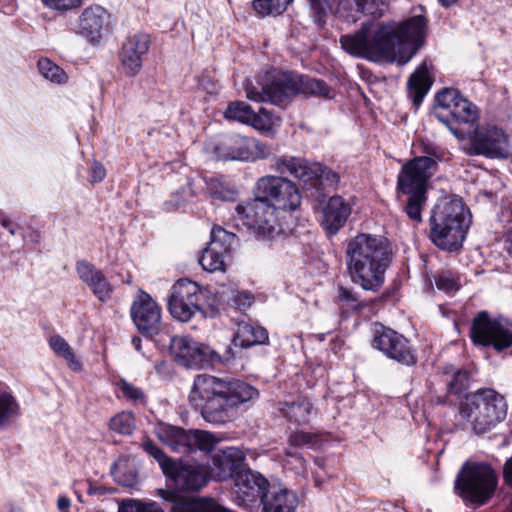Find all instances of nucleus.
Listing matches in <instances>:
<instances>
[{
	"instance_id": "1",
	"label": "nucleus",
	"mask_w": 512,
	"mask_h": 512,
	"mask_svg": "<svg viewBox=\"0 0 512 512\" xmlns=\"http://www.w3.org/2000/svg\"><path fill=\"white\" fill-rule=\"evenodd\" d=\"M426 22L414 16L402 23L387 22L362 24L354 34L340 37V44L348 54L373 62L408 63L423 44Z\"/></svg>"
},
{
	"instance_id": "2",
	"label": "nucleus",
	"mask_w": 512,
	"mask_h": 512,
	"mask_svg": "<svg viewBox=\"0 0 512 512\" xmlns=\"http://www.w3.org/2000/svg\"><path fill=\"white\" fill-rule=\"evenodd\" d=\"M257 397L258 391L243 381L199 374L194 378L188 401L205 421L224 424L231 420L234 408Z\"/></svg>"
},
{
	"instance_id": "3",
	"label": "nucleus",
	"mask_w": 512,
	"mask_h": 512,
	"mask_svg": "<svg viewBox=\"0 0 512 512\" xmlns=\"http://www.w3.org/2000/svg\"><path fill=\"white\" fill-rule=\"evenodd\" d=\"M392 252L386 239L367 233L351 238L345 249V262L352 282L367 291H378L384 284Z\"/></svg>"
},
{
	"instance_id": "4",
	"label": "nucleus",
	"mask_w": 512,
	"mask_h": 512,
	"mask_svg": "<svg viewBox=\"0 0 512 512\" xmlns=\"http://www.w3.org/2000/svg\"><path fill=\"white\" fill-rule=\"evenodd\" d=\"M246 97L255 102H271L275 105L283 104L291 97L304 94L325 99H331L335 93L323 80L292 76L283 72H270L263 82L253 84L247 81L244 85Z\"/></svg>"
},
{
	"instance_id": "5",
	"label": "nucleus",
	"mask_w": 512,
	"mask_h": 512,
	"mask_svg": "<svg viewBox=\"0 0 512 512\" xmlns=\"http://www.w3.org/2000/svg\"><path fill=\"white\" fill-rule=\"evenodd\" d=\"M430 239L439 248L458 250L471 224V214L460 198H444L432 209Z\"/></svg>"
},
{
	"instance_id": "6",
	"label": "nucleus",
	"mask_w": 512,
	"mask_h": 512,
	"mask_svg": "<svg viewBox=\"0 0 512 512\" xmlns=\"http://www.w3.org/2000/svg\"><path fill=\"white\" fill-rule=\"evenodd\" d=\"M505 398L493 389H480L465 397L459 418L475 434H485L504 421L507 415Z\"/></svg>"
},
{
	"instance_id": "7",
	"label": "nucleus",
	"mask_w": 512,
	"mask_h": 512,
	"mask_svg": "<svg viewBox=\"0 0 512 512\" xmlns=\"http://www.w3.org/2000/svg\"><path fill=\"white\" fill-rule=\"evenodd\" d=\"M498 485V474L487 462L467 461L455 480V492L475 505L487 503Z\"/></svg>"
},
{
	"instance_id": "8",
	"label": "nucleus",
	"mask_w": 512,
	"mask_h": 512,
	"mask_svg": "<svg viewBox=\"0 0 512 512\" xmlns=\"http://www.w3.org/2000/svg\"><path fill=\"white\" fill-rule=\"evenodd\" d=\"M236 221L263 239H273L284 232L279 223L275 208L258 195L256 198L239 203L236 208Z\"/></svg>"
},
{
	"instance_id": "9",
	"label": "nucleus",
	"mask_w": 512,
	"mask_h": 512,
	"mask_svg": "<svg viewBox=\"0 0 512 512\" xmlns=\"http://www.w3.org/2000/svg\"><path fill=\"white\" fill-rule=\"evenodd\" d=\"M475 345L493 347L502 351L512 346V324L499 317H492L487 311H480L473 318L469 332Z\"/></svg>"
},
{
	"instance_id": "10",
	"label": "nucleus",
	"mask_w": 512,
	"mask_h": 512,
	"mask_svg": "<svg viewBox=\"0 0 512 512\" xmlns=\"http://www.w3.org/2000/svg\"><path fill=\"white\" fill-rule=\"evenodd\" d=\"M144 450L160 465L164 474L172 479L180 490H198L206 483V475L198 464H176L151 441L143 443Z\"/></svg>"
},
{
	"instance_id": "11",
	"label": "nucleus",
	"mask_w": 512,
	"mask_h": 512,
	"mask_svg": "<svg viewBox=\"0 0 512 512\" xmlns=\"http://www.w3.org/2000/svg\"><path fill=\"white\" fill-rule=\"evenodd\" d=\"M214 152L218 160L245 162L266 159L272 154L267 144L256 138L238 134L224 137L214 147Z\"/></svg>"
},
{
	"instance_id": "12",
	"label": "nucleus",
	"mask_w": 512,
	"mask_h": 512,
	"mask_svg": "<svg viewBox=\"0 0 512 512\" xmlns=\"http://www.w3.org/2000/svg\"><path fill=\"white\" fill-rule=\"evenodd\" d=\"M154 431L164 445L179 453L209 451L215 443L212 434L201 430L187 432L176 426L158 423Z\"/></svg>"
},
{
	"instance_id": "13",
	"label": "nucleus",
	"mask_w": 512,
	"mask_h": 512,
	"mask_svg": "<svg viewBox=\"0 0 512 512\" xmlns=\"http://www.w3.org/2000/svg\"><path fill=\"white\" fill-rule=\"evenodd\" d=\"M257 195L271 201L275 211L296 210L301 204V194L294 182L290 179L268 175L258 179L256 183Z\"/></svg>"
},
{
	"instance_id": "14",
	"label": "nucleus",
	"mask_w": 512,
	"mask_h": 512,
	"mask_svg": "<svg viewBox=\"0 0 512 512\" xmlns=\"http://www.w3.org/2000/svg\"><path fill=\"white\" fill-rule=\"evenodd\" d=\"M201 288L188 279L178 280L171 288L168 308L171 316L178 321L188 322L200 312Z\"/></svg>"
},
{
	"instance_id": "15",
	"label": "nucleus",
	"mask_w": 512,
	"mask_h": 512,
	"mask_svg": "<svg viewBox=\"0 0 512 512\" xmlns=\"http://www.w3.org/2000/svg\"><path fill=\"white\" fill-rule=\"evenodd\" d=\"M435 102L437 116L446 124H448L446 119L448 116L457 123L463 124H473L478 119L476 106L455 89H443L436 95Z\"/></svg>"
},
{
	"instance_id": "16",
	"label": "nucleus",
	"mask_w": 512,
	"mask_h": 512,
	"mask_svg": "<svg viewBox=\"0 0 512 512\" xmlns=\"http://www.w3.org/2000/svg\"><path fill=\"white\" fill-rule=\"evenodd\" d=\"M171 349L176 361L187 368L203 369L220 359L218 353L209 346L187 336L173 337Z\"/></svg>"
},
{
	"instance_id": "17",
	"label": "nucleus",
	"mask_w": 512,
	"mask_h": 512,
	"mask_svg": "<svg viewBox=\"0 0 512 512\" xmlns=\"http://www.w3.org/2000/svg\"><path fill=\"white\" fill-rule=\"evenodd\" d=\"M471 149L477 155L489 158H507L509 156L508 135L495 125L479 126L471 137Z\"/></svg>"
},
{
	"instance_id": "18",
	"label": "nucleus",
	"mask_w": 512,
	"mask_h": 512,
	"mask_svg": "<svg viewBox=\"0 0 512 512\" xmlns=\"http://www.w3.org/2000/svg\"><path fill=\"white\" fill-rule=\"evenodd\" d=\"M434 174L431 162L411 159L402 166L398 174V189L403 194L427 193L429 180Z\"/></svg>"
},
{
	"instance_id": "19",
	"label": "nucleus",
	"mask_w": 512,
	"mask_h": 512,
	"mask_svg": "<svg viewBox=\"0 0 512 512\" xmlns=\"http://www.w3.org/2000/svg\"><path fill=\"white\" fill-rule=\"evenodd\" d=\"M236 242L234 233L221 227H214L211 231V242L204 249L199 263L205 271H224V253L229 252Z\"/></svg>"
},
{
	"instance_id": "20",
	"label": "nucleus",
	"mask_w": 512,
	"mask_h": 512,
	"mask_svg": "<svg viewBox=\"0 0 512 512\" xmlns=\"http://www.w3.org/2000/svg\"><path fill=\"white\" fill-rule=\"evenodd\" d=\"M131 317L137 329L155 335L161 326V308L146 292L140 290L131 306Z\"/></svg>"
},
{
	"instance_id": "21",
	"label": "nucleus",
	"mask_w": 512,
	"mask_h": 512,
	"mask_svg": "<svg viewBox=\"0 0 512 512\" xmlns=\"http://www.w3.org/2000/svg\"><path fill=\"white\" fill-rule=\"evenodd\" d=\"M110 13L93 5L83 10L78 19L77 34L92 44H99L111 29Z\"/></svg>"
},
{
	"instance_id": "22",
	"label": "nucleus",
	"mask_w": 512,
	"mask_h": 512,
	"mask_svg": "<svg viewBox=\"0 0 512 512\" xmlns=\"http://www.w3.org/2000/svg\"><path fill=\"white\" fill-rule=\"evenodd\" d=\"M150 46L151 37L145 32H136L125 39L120 53V62L126 76L134 77L139 74Z\"/></svg>"
},
{
	"instance_id": "23",
	"label": "nucleus",
	"mask_w": 512,
	"mask_h": 512,
	"mask_svg": "<svg viewBox=\"0 0 512 512\" xmlns=\"http://www.w3.org/2000/svg\"><path fill=\"white\" fill-rule=\"evenodd\" d=\"M268 485L267 480L251 470H244L235 476L232 489L233 499L238 506L250 508L260 498Z\"/></svg>"
},
{
	"instance_id": "24",
	"label": "nucleus",
	"mask_w": 512,
	"mask_h": 512,
	"mask_svg": "<svg viewBox=\"0 0 512 512\" xmlns=\"http://www.w3.org/2000/svg\"><path fill=\"white\" fill-rule=\"evenodd\" d=\"M373 346L401 364L410 366L416 363L408 340L390 328L382 327L376 331Z\"/></svg>"
},
{
	"instance_id": "25",
	"label": "nucleus",
	"mask_w": 512,
	"mask_h": 512,
	"mask_svg": "<svg viewBox=\"0 0 512 512\" xmlns=\"http://www.w3.org/2000/svg\"><path fill=\"white\" fill-rule=\"evenodd\" d=\"M276 170L288 171L297 178L306 189H317L322 165L317 162H308L303 158L283 156L275 163Z\"/></svg>"
},
{
	"instance_id": "26",
	"label": "nucleus",
	"mask_w": 512,
	"mask_h": 512,
	"mask_svg": "<svg viewBox=\"0 0 512 512\" xmlns=\"http://www.w3.org/2000/svg\"><path fill=\"white\" fill-rule=\"evenodd\" d=\"M244 460L245 454L240 448L227 447L217 451L212 457L211 477L222 481L236 476L242 471Z\"/></svg>"
},
{
	"instance_id": "27",
	"label": "nucleus",
	"mask_w": 512,
	"mask_h": 512,
	"mask_svg": "<svg viewBox=\"0 0 512 512\" xmlns=\"http://www.w3.org/2000/svg\"><path fill=\"white\" fill-rule=\"evenodd\" d=\"M390 0H339L338 13L348 22H356L360 15L382 17L389 9Z\"/></svg>"
},
{
	"instance_id": "28",
	"label": "nucleus",
	"mask_w": 512,
	"mask_h": 512,
	"mask_svg": "<svg viewBox=\"0 0 512 512\" xmlns=\"http://www.w3.org/2000/svg\"><path fill=\"white\" fill-rule=\"evenodd\" d=\"M353 203L340 195L329 198L322 210V226L330 235H335L347 222Z\"/></svg>"
},
{
	"instance_id": "29",
	"label": "nucleus",
	"mask_w": 512,
	"mask_h": 512,
	"mask_svg": "<svg viewBox=\"0 0 512 512\" xmlns=\"http://www.w3.org/2000/svg\"><path fill=\"white\" fill-rule=\"evenodd\" d=\"M76 272L99 301L105 302L110 299L112 287L101 270L86 261H79L76 264Z\"/></svg>"
},
{
	"instance_id": "30",
	"label": "nucleus",
	"mask_w": 512,
	"mask_h": 512,
	"mask_svg": "<svg viewBox=\"0 0 512 512\" xmlns=\"http://www.w3.org/2000/svg\"><path fill=\"white\" fill-rule=\"evenodd\" d=\"M433 83L428 67L423 62L409 77L407 88L408 95L415 106H418L428 93Z\"/></svg>"
},
{
	"instance_id": "31",
	"label": "nucleus",
	"mask_w": 512,
	"mask_h": 512,
	"mask_svg": "<svg viewBox=\"0 0 512 512\" xmlns=\"http://www.w3.org/2000/svg\"><path fill=\"white\" fill-rule=\"evenodd\" d=\"M268 340V332L265 328L249 322H239L233 344L241 348H249L254 345L265 344Z\"/></svg>"
},
{
	"instance_id": "32",
	"label": "nucleus",
	"mask_w": 512,
	"mask_h": 512,
	"mask_svg": "<svg viewBox=\"0 0 512 512\" xmlns=\"http://www.w3.org/2000/svg\"><path fill=\"white\" fill-rule=\"evenodd\" d=\"M298 503L295 493L279 489L264 496L263 512H295Z\"/></svg>"
},
{
	"instance_id": "33",
	"label": "nucleus",
	"mask_w": 512,
	"mask_h": 512,
	"mask_svg": "<svg viewBox=\"0 0 512 512\" xmlns=\"http://www.w3.org/2000/svg\"><path fill=\"white\" fill-rule=\"evenodd\" d=\"M312 404L308 399L298 398L293 401H280L279 412L290 422L306 424L312 414Z\"/></svg>"
},
{
	"instance_id": "34",
	"label": "nucleus",
	"mask_w": 512,
	"mask_h": 512,
	"mask_svg": "<svg viewBox=\"0 0 512 512\" xmlns=\"http://www.w3.org/2000/svg\"><path fill=\"white\" fill-rule=\"evenodd\" d=\"M215 294L220 302L235 305L240 309L250 307L253 302V296L250 293L239 291L231 285H222Z\"/></svg>"
},
{
	"instance_id": "35",
	"label": "nucleus",
	"mask_w": 512,
	"mask_h": 512,
	"mask_svg": "<svg viewBox=\"0 0 512 512\" xmlns=\"http://www.w3.org/2000/svg\"><path fill=\"white\" fill-rule=\"evenodd\" d=\"M49 346L57 356L62 357L67 362L72 370L79 371L81 369V362L76 358L71 346L63 337L60 335L50 337Z\"/></svg>"
},
{
	"instance_id": "36",
	"label": "nucleus",
	"mask_w": 512,
	"mask_h": 512,
	"mask_svg": "<svg viewBox=\"0 0 512 512\" xmlns=\"http://www.w3.org/2000/svg\"><path fill=\"white\" fill-rule=\"evenodd\" d=\"M19 404L11 392L0 388V425L19 415Z\"/></svg>"
},
{
	"instance_id": "37",
	"label": "nucleus",
	"mask_w": 512,
	"mask_h": 512,
	"mask_svg": "<svg viewBox=\"0 0 512 512\" xmlns=\"http://www.w3.org/2000/svg\"><path fill=\"white\" fill-rule=\"evenodd\" d=\"M421 156L414 157L413 159H423L433 164V173L437 171L438 164L448 159L447 151L433 143H421Z\"/></svg>"
},
{
	"instance_id": "38",
	"label": "nucleus",
	"mask_w": 512,
	"mask_h": 512,
	"mask_svg": "<svg viewBox=\"0 0 512 512\" xmlns=\"http://www.w3.org/2000/svg\"><path fill=\"white\" fill-rule=\"evenodd\" d=\"M109 427L118 434L131 435L136 427L135 417L131 412H120L111 418Z\"/></svg>"
},
{
	"instance_id": "39",
	"label": "nucleus",
	"mask_w": 512,
	"mask_h": 512,
	"mask_svg": "<svg viewBox=\"0 0 512 512\" xmlns=\"http://www.w3.org/2000/svg\"><path fill=\"white\" fill-rule=\"evenodd\" d=\"M253 110L247 103L243 101L231 102L224 112V117L228 120L238 121L249 124L251 121Z\"/></svg>"
},
{
	"instance_id": "40",
	"label": "nucleus",
	"mask_w": 512,
	"mask_h": 512,
	"mask_svg": "<svg viewBox=\"0 0 512 512\" xmlns=\"http://www.w3.org/2000/svg\"><path fill=\"white\" fill-rule=\"evenodd\" d=\"M38 69L41 75L53 83L62 84L67 81V75L63 69L51 62L49 59H40Z\"/></svg>"
},
{
	"instance_id": "41",
	"label": "nucleus",
	"mask_w": 512,
	"mask_h": 512,
	"mask_svg": "<svg viewBox=\"0 0 512 512\" xmlns=\"http://www.w3.org/2000/svg\"><path fill=\"white\" fill-rule=\"evenodd\" d=\"M293 0H254L253 7L261 15H279Z\"/></svg>"
},
{
	"instance_id": "42",
	"label": "nucleus",
	"mask_w": 512,
	"mask_h": 512,
	"mask_svg": "<svg viewBox=\"0 0 512 512\" xmlns=\"http://www.w3.org/2000/svg\"><path fill=\"white\" fill-rule=\"evenodd\" d=\"M208 193L211 198L220 201H235L237 193L232 187L225 185L218 179H212L208 183Z\"/></svg>"
},
{
	"instance_id": "43",
	"label": "nucleus",
	"mask_w": 512,
	"mask_h": 512,
	"mask_svg": "<svg viewBox=\"0 0 512 512\" xmlns=\"http://www.w3.org/2000/svg\"><path fill=\"white\" fill-rule=\"evenodd\" d=\"M405 211L407 216L414 222L420 223L422 221L421 211L426 203V193L409 194Z\"/></svg>"
},
{
	"instance_id": "44",
	"label": "nucleus",
	"mask_w": 512,
	"mask_h": 512,
	"mask_svg": "<svg viewBox=\"0 0 512 512\" xmlns=\"http://www.w3.org/2000/svg\"><path fill=\"white\" fill-rule=\"evenodd\" d=\"M277 118L265 108H260L258 112L252 113L251 121L248 125H251L260 131H269L275 125Z\"/></svg>"
},
{
	"instance_id": "45",
	"label": "nucleus",
	"mask_w": 512,
	"mask_h": 512,
	"mask_svg": "<svg viewBox=\"0 0 512 512\" xmlns=\"http://www.w3.org/2000/svg\"><path fill=\"white\" fill-rule=\"evenodd\" d=\"M312 440V435L305 433L303 431H297L291 434L289 437V444L291 447L286 449V455L289 457H295L297 460L302 461V458L293 449L296 447L309 445L310 443H312Z\"/></svg>"
},
{
	"instance_id": "46",
	"label": "nucleus",
	"mask_w": 512,
	"mask_h": 512,
	"mask_svg": "<svg viewBox=\"0 0 512 512\" xmlns=\"http://www.w3.org/2000/svg\"><path fill=\"white\" fill-rule=\"evenodd\" d=\"M436 287L446 293L455 292L459 289V279L450 271L441 272L435 279Z\"/></svg>"
},
{
	"instance_id": "47",
	"label": "nucleus",
	"mask_w": 512,
	"mask_h": 512,
	"mask_svg": "<svg viewBox=\"0 0 512 512\" xmlns=\"http://www.w3.org/2000/svg\"><path fill=\"white\" fill-rule=\"evenodd\" d=\"M117 387L119 391H121L123 397L132 402H145V394L144 392L136 387L135 385L127 382L126 380H120L117 383Z\"/></svg>"
},
{
	"instance_id": "48",
	"label": "nucleus",
	"mask_w": 512,
	"mask_h": 512,
	"mask_svg": "<svg viewBox=\"0 0 512 512\" xmlns=\"http://www.w3.org/2000/svg\"><path fill=\"white\" fill-rule=\"evenodd\" d=\"M468 381V373L465 370H457L448 382V389L451 393L458 394L468 387Z\"/></svg>"
},
{
	"instance_id": "49",
	"label": "nucleus",
	"mask_w": 512,
	"mask_h": 512,
	"mask_svg": "<svg viewBox=\"0 0 512 512\" xmlns=\"http://www.w3.org/2000/svg\"><path fill=\"white\" fill-rule=\"evenodd\" d=\"M50 9L66 12L80 6V0H42Z\"/></svg>"
},
{
	"instance_id": "50",
	"label": "nucleus",
	"mask_w": 512,
	"mask_h": 512,
	"mask_svg": "<svg viewBox=\"0 0 512 512\" xmlns=\"http://www.w3.org/2000/svg\"><path fill=\"white\" fill-rule=\"evenodd\" d=\"M111 473L114 476L115 480L126 487H132L136 483V475L133 472H130L129 475H122L121 473V464L116 463L111 469Z\"/></svg>"
},
{
	"instance_id": "51",
	"label": "nucleus",
	"mask_w": 512,
	"mask_h": 512,
	"mask_svg": "<svg viewBox=\"0 0 512 512\" xmlns=\"http://www.w3.org/2000/svg\"><path fill=\"white\" fill-rule=\"evenodd\" d=\"M339 182V176L336 172L333 170L324 167L322 165V172L321 176L319 177V186L326 185V186H334Z\"/></svg>"
},
{
	"instance_id": "52",
	"label": "nucleus",
	"mask_w": 512,
	"mask_h": 512,
	"mask_svg": "<svg viewBox=\"0 0 512 512\" xmlns=\"http://www.w3.org/2000/svg\"><path fill=\"white\" fill-rule=\"evenodd\" d=\"M106 177V169L99 162H94L90 169V179L92 184L101 182Z\"/></svg>"
},
{
	"instance_id": "53",
	"label": "nucleus",
	"mask_w": 512,
	"mask_h": 512,
	"mask_svg": "<svg viewBox=\"0 0 512 512\" xmlns=\"http://www.w3.org/2000/svg\"><path fill=\"white\" fill-rule=\"evenodd\" d=\"M141 500L123 499L118 504V512H139Z\"/></svg>"
},
{
	"instance_id": "54",
	"label": "nucleus",
	"mask_w": 512,
	"mask_h": 512,
	"mask_svg": "<svg viewBox=\"0 0 512 512\" xmlns=\"http://www.w3.org/2000/svg\"><path fill=\"white\" fill-rule=\"evenodd\" d=\"M311 7L316 14L318 21H321L323 15H325L326 10L329 7L327 0H310Z\"/></svg>"
},
{
	"instance_id": "55",
	"label": "nucleus",
	"mask_w": 512,
	"mask_h": 512,
	"mask_svg": "<svg viewBox=\"0 0 512 512\" xmlns=\"http://www.w3.org/2000/svg\"><path fill=\"white\" fill-rule=\"evenodd\" d=\"M503 477L506 484L512 487V456L504 464Z\"/></svg>"
},
{
	"instance_id": "56",
	"label": "nucleus",
	"mask_w": 512,
	"mask_h": 512,
	"mask_svg": "<svg viewBox=\"0 0 512 512\" xmlns=\"http://www.w3.org/2000/svg\"><path fill=\"white\" fill-rule=\"evenodd\" d=\"M140 506L141 507L139 509V512H164L163 509L156 502L153 501H141Z\"/></svg>"
},
{
	"instance_id": "57",
	"label": "nucleus",
	"mask_w": 512,
	"mask_h": 512,
	"mask_svg": "<svg viewBox=\"0 0 512 512\" xmlns=\"http://www.w3.org/2000/svg\"><path fill=\"white\" fill-rule=\"evenodd\" d=\"M71 502L70 499L67 496H60L57 501V507L60 511H65L70 508Z\"/></svg>"
},
{
	"instance_id": "58",
	"label": "nucleus",
	"mask_w": 512,
	"mask_h": 512,
	"mask_svg": "<svg viewBox=\"0 0 512 512\" xmlns=\"http://www.w3.org/2000/svg\"><path fill=\"white\" fill-rule=\"evenodd\" d=\"M131 343L136 351L142 352V340L139 337H133Z\"/></svg>"
},
{
	"instance_id": "59",
	"label": "nucleus",
	"mask_w": 512,
	"mask_h": 512,
	"mask_svg": "<svg viewBox=\"0 0 512 512\" xmlns=\"http://www.w3.org/2000/svg\"><path fill=\"white\" fill-rule=\"evenodd\" d=\"M450 131L458 138V139H465L467 136V133L464 131H461L457 128H453L450 126Z\"/></svg>"
},
{
	"instance_id": "60",
	"label": "nucleus",
	"mask_w": 512,
	"mask_h": 512,
	"mask_svg": "<svg viewBox=\"0 0 512 512\" xmlns=\"http://www.w3.org/2000/svg\"><path fill=\"white\" fill-rule=\"evenodd\" d=\"M506 250L512 258V231L508 234V238L506 240Z\"/></svg>"
},
{
	"instance_id": "61",
	"label": "nucleus",
	"mask_w": 512,
	"mask_h": 512,
	"mask_svg": "<svg viewBox=\"0 0 512 512\" xmlns=\"http://www.w3.org/2000/svg\"><path fill=\"white\" fill-rule=\"evenodd\" d=\"M456 0H439V2L443 5V6H449L451 4H453Z\"/></svg>"
},
{
	"instance_id": "62",
	"label": "nucleus",
	"mask_w": 512,
	"mask_h": 512,
	"mask_svg": "<svg viewBox=\"0 0 512 512\" xmlns=\"http://www.w3.org/2000/svg\"><path fill=\"white\" fill-rule=\"evenodd\" d=\"M186 200V197H183L181 200H177L175 203L171 204L173 207H178L181 203Z\"/></svg>"
},
{
	"instance_id": "63",
	"label": "nucleus",
	"mask_w": 512,
	"mask_h": 512,
	"mask_svg": "<svg viewBox=\"0 0 512 512\" xmlns=\"http://www.w3.org/2000/svg\"><path fill=\"white\" fill-rule=\"evenodd\" d=\"M9 232H10L11 234H14V233H15V231H14V229H13L12 227H9Z\"/></svg>"
},
{
	"instance_id": "64",
	"label": "nucleus",
	"mask_w": 512,
	"mask_h": 512,
	"mask_svg": "<svg viewBox=\"0 0 512 512\" xmlns=\"http://www.w3.org/2000/svg\"><path fill=\"white\" fill-rule=\"evenodd\" d=\"M3 225H4L5 227H8V226H9V224H8V223H6L5 221L3 222Z\"/></svg>"
}]
</instances>
